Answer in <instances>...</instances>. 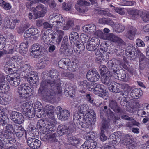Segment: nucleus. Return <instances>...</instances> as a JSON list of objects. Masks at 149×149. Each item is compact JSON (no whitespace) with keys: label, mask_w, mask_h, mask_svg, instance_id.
<instances>
[{"label":"nucleus","mask_w":149,"mask_h":149,"mask_svg":"<svg viewBox=\"0 0 149 149\" xmlns=\"http://www.w3.org/2000/svg\"><path fill=\"white\" fill-rule=\"evenodd\" d=\"M58 72L57 70L52 69L49 72L50 79H46L47 75L45 74L40 85L38 94L42 99L46 102H49L55 95V92H61V88L59 85L60 80L58 78Z\"/></svg>","instance_id":"1"},{"label":"nucleus","mask_w":149,"mask_h":149,"mask_svg":"<svg viewBox=\"0 0 149 149\" xmlns=\"http://www.w3.org/2000/svg\"><path fill=\"white\" fill-rule=\"evenodd\" d=\"M91 114L89 111H88L84 116L80 115L78 113H75L73 116L74 123L77 127L80 128L84 127V125L86 124L88 127L91 126L95 123L96 120L95 114L93 112Z\"/></svg>","instance_id":"2"},{"label":"nucleus","mask_w":149,"mask_h":149,"mask_svg":"<svg viewBox=\"0 0 149 149\" xmlns=\"http://www.w3.org/2000/svg\"><path fill=\"white\" fill-rule=\"evenodd\" d=\"M107 113H105V112L104 110L100 111V117L102 119V126L101 130H106L109 127L108 121L111 118L113 115V113L110 109L107 110Z\"/></svg>","instance_id":"3"},{"label":"nucleus","mask_w":149,"mask_h":149,"mask_svg":"<svg viewBox=\"0 0 149 149\" xmlns=\"http://www.w3.org/2000/svg\"><path fill=\"white\" fill-rule=\"evenodd\" d=\"M18 92L21 97L26 100L29 99L33 93L32 89L26 84L19 85L18 87Z\"/></svg>","instance_id":"4"},{"label":"nucleus","mask_w":149,"mask_h":149,"mask_svg":"<svg viewBox=\"0 0 149 149\" xmlns=\"http://www.w3.org/2000/svg\"><path fill=\"white\" fill-rule=\"evenodd\" d=\"M103 85L95 82H92L90 91H93V93L99 96L103 97L106 94V90L103 89Z\"/></svg>","instance_id":"5"},{"label":"nucleus","mask_w":149,"mask_h":149,"mask_svg":"<svg viewBox=\"0 0 149 149\" xmlns=\"http://www.w3.org/2000/svg\"><path fill=\"white\" fill-rule=\"evenodd\" d=\"M34 13V19L43 17L47 12V8L44 5L39 4L35 8Z\"/></svg>","instance_id":"6"},{"label":"nucleus","mask_w":149,"mask_h":149,"mask_svg":"<svg viewBox=\"0 0 149 149\" xmlns=\"http://www.w3.org/2000/svg\"><path fill=\"white\" fill-rule=\"evenodd\" d=\"M10 118L14 122L19 124L22 123L24 121V118L22 114L15 111H13L11 113Z\"/></svg>","instance_id":"7"},{"label":"nucleus","mask_w":149,"mask_h":149,"mask_svg":"<svg viewBox=\"0 0 149 149\" xmlns=\"http://www.w3.org/2000/svg\"><path fill=\"white\" fill-rule=\"evenodd\" d=\"M113 73V76L116 79L122 80L124 81H127L128 79V77L126 75L125 72L123 70H119L118 69Z\"/></svg>","instance_id":"8"},{"label":"nucleus","mask_w":149,"mask_h":149,"mask_svg":"<svg viewBox=\"0 0 149 149\" xmlns=\"http://www.w3.org/2000/svg\"><path fill=\"white\" fill-rule=\"evenodd\" d=\"M137 31L135 27L130 26L127 29V32L124 33L125 36L128 39L132 40L134 39Z\"/></svg>","instance_id":"9"},{"label":"nucleus","mask_w":149,"mask_h":149,"mask_svg":"<svg viewBox=\"0 0 149 149\" xmlns=\"http://www.w3.org/2000/svg\"><path fill=\"white\" fill-rule=\"evenodd\" d=\"M97 145L96 141L92 139L87 140L81 146L80 149H95Z\"/></svg>","instance_id":"10"},{"label":"nucleus","mask_w":149,"mask_h":149,"mask_svg":"<svg viewBox=\"0 0 149 149\" xmlns=\"http://www.w3.org/2000/svg\"><path fill=\"white\" fill-rule=\"evenodd\" d=\"M86 77L91 82L97 81L100 77L98 72L93 70H89L87 74Z\"/></svg>","instance_id":"11"},{"label":"nucleus","mask_w":149,"mask_h":149,"mask_svg":"<svg viewBox=\"0 0 149 149\" xmlns=\"http://www.w3.org/2000/svg\"><path fill=\"white\" fill-rule=\"evenodd\" d=\"M106 39L113 42H117L118 44L125 45V43L121 38L111 33L107 35Z\"/></svg>","instance_id":"12"},{"label":"nucleus","mask_w":149,"mask_h":149,"mask_svg":"<svg viewBox=\"0 0 149 149\" xmlns=\"http://www.w3.org/2000/svg\"><path fill=\"white\" fill-rule=\"evenodd\" d=\"M113 77L111 74L106 73L102 76V81L103 83L106 84L109 87L111 84H112V83L114 81L112 79Z\"/></svg>","instance_id":"13"},{"label":"nucleus","mask_w":149,"mask_h":149,"mask_svg":"<svg viewBox=\"0 0 149 149\" xmlns=\"http://www.w3.org/2000/svg\"><path fill=\"white\" fill-rule=\"evenodd\" d=\"M135 52L136 49L134 47L129 46L127 47L125 53L128 57L134 59L136 56Z\"/></svg>","instance_id":"14"},{"label":"nucleus","mask_w":149,"mask_h":149,"mask_svg":"<svg viewBox=\"0 0 149 149\" xmlns=\"http://www.w3.org/2000/svg\"><path fill=\"white\" fill-rule=\"evenodd\" d=\"M92 82H88L86 80H84L79 82V85L80 88L82 89L80 90L81 93H84L86 90L88 89L89 91H91V86Z\"/></svg>","instance_id":"15"},{"label":"nucleus","mask_w":149,"mask_h":149,"mask_svg":"<svg viewBox=\"0 0 149 149\" xmlns=\"http://www.w3.org/2000/svg\"><path fill=\"white\" fill-rule=\"evenodd\" d=\"M41 45L38 43L34 44L31 47L32 51L31 52V54L33 56L34 58L37 57L39 56L41 53V51L40 49Z\"/></svg>","instance_id":"16"},{"label":"nucleus","mask_w":149,"mask_h":149,"mask_svg":"<svg viewBox=\"0 0 149 149\" xmlns=\"http://www.w3.org/2000/svg\"><path fill=\"white\" fill-rule=\"evenodd\" d=\"M29 74L27 75V81L31 84H36L38 82V78L35 72H31Z\"/></svg>","instance_id":"17"},{"label":"nucleus","mask_w":149,"mask_h":149,"mask_svg":"<svg viewBox=\"0 0 149 149\" xmlns=\"http://www.w3.org/2000/svg\"><path fill=\"white\" fill-rule=\"evenodd\" d=\"M49 42L50 41H52L53 40H54L56 41V43H55L54 42H53V43L55 44H58L59 45L60 44L61 38L57 37L56 33L52 29H49Z\"/></svg>","instance_id":"18"},{"label":"nucleus","mask_w":149,"mask_h":149,"mask_svg":"<svg viewBox=\"0 0 149 149\" xmlns=\"http://www.w3.org/2000/svg\"><path fill=\"white\" fill-rule=\"evenodd\" d=\"M98 47L94 38H92L87 42L86 45L87 49L89 51H93L96 50Z\"/></svg>","instance_id":"19"},{"label":"nucleus","mask_w":149,"mask_h":149,"mask_svg":"<svg viewBox=\"0 0 149 149\" xmlns=\"http://www.w3.org/2000/svg\"><path fill=\"white\" fill-rule=\"evenodd\" d=\"M69 39L71 44L74 45L76 43H79V38L78 34L75 32H72L69 36Z\"/></svg>","instance_id":"20"},{"label":"nucleus","mask_w":149,"mask_h":149,"mask_svg":"<svg viewBox=\"0 0 149 149\" xmlns=\"http://www.w3.org/2000/svg\"><path fill=\"white\" fill-rule=\"evenodd\" d=\"M14 129L15 130L14 132L18 138L21 137L25 132L24 129L20 124L17 125Z\"/></svg>","instance_id":"21"},{"label":"nucleus","mask_w":149,"mask_h":149,"mask_svg":"<svg viewBox=\"0 0 149 149\" xmlns=\"http://www.w3.org/2000/svg\"><path fill=\"white\" fill-rule=\"evenodd\" d=\"M109 107L116 113H120L122 112L121 109L119 107L115 100H110L109 103Z\"/></svg>","instance_id":"22"},{"label":"nucleus","mask_w":149,"mask_h":149,"mask_svg":"<svg viewBox=\"0 0 149 149\" xmlns=\"http://www.w3.org/2000/svg\"><path fill=\"white\" fill-rule=\"evenodd\" d=\"M108 88L113 93H116L120 91L121 85L119 83H117L114 81L112 83Z\"/></svg>","instance_id":"23"},{"label":"nucleus","mask_w":149,"mask_h":149,"mask_svg":"<svg viewBox=\"0 0 149 149\" xmlns=\"http://www.w3.org/2000/svg\"><path fill=\"white\" fill-rule=\"evenodd\" d=\"M67 139L68 142L70 145L75 146L79 144L80 142V140L72 136L70 134L67 135Z\"/></svg>","instance_id":"24"},{"label":"nucleus","mask_w":149,"mask_h":149,"mask_svg":"<svg viewBox=\"0 0 149 149\" xmlns=\"http://www.w3.org/2000/svg\"><path fill=\"white\" fill-rule=\"evenodd\" d=\"M142 94V91L139 88H135L131 91L130 95L133 98H138Z\"/></svg>","instance_id":"25"},{"label":"nucleus","mask_w":149,"mask_h":149,"mask_svg":"<svg viewBox=\"0 0 149 149\" xmlns=\"http://www.w3.org/2000/svg\"><path fill=\"white\" fill-rule=\"evenodd\" d=\"M8 81L10 84L14 86H16L20 84V78L17 77H7Z\"/></svg>","instance_id":"26"},{"label":"nucleus","mask_w":149,"mask_h":149,"mask_svg":"<svg viewBox=\"0 0 149 149\" xmlns=\"http://www.w3.org/2000/svg\"><path fill=\"white\" fill-rule=\"evenodd\" d=\"M57 131L58 135L61 136L66 134L68 132V127L65 125H60L58 127Z\"/></svg>","instance_id":"27"},{"label":"nucleus","mask_w":149,"mask_h":149,"mask_svg":"<svg viewBox=\"0 0 149 149\" xmlns=\"http://www.w3.org/2000/svg\"><path fill=\"white\" fill-rule=\"evenodd\" d=\"M70 112L67 110H62L58 117L61 120H66L70 116Z\"/></svg>","instance_id":"28"},{"label":"nucleus","mask_w":149,"mask_h":149,"mask_svg":"<svg viewBox=\"0 0 149 149\" xmlns=\"http://www.w3.org/2000/svg\"><path fill=\"white\" fill-rule=\"evenodd\" d=\"M88 109V105L86 104H84L81 105L78 107V111L76 113H78L80 115L82 116V117H84V115L85 112H86Z\"/></svg>","instance_id":"29"},{"label":"nucleus","mask_w":149,"mask_h":149,"mask_svg":"<svg viewBox=\"0 0 149 149\" xmlns=\"http://www.w3.org/2000/svg\"><path fill=\"white\" fill-rule=\"evenodd\" d=\"M36 107H37V109H36L35 110V112L37 116L39 118H41L43 113H42V111L43 110L40 108H41V103L39 102H37L35 103Z\"/></svg>","instance_id":"30"},{"label":"nucleus","mask_w":149,"mask_h":149,"mask_svg":"<svg viewBox=\"0 0 149 149\" xmlns=\"http://www.w3.org/2000/svg\"><path fill=\"white\" fill-rule=\"evenodd\" d=\"M96 26L95 25L91 24L86 25L84 29L86 32L93 33L96 31Z\"/></svg>","instance_id":"31"},{"label":"nucleus","mask_w":149,"mask_h":149,"mask_svg":"<svg viewBox=\"0 0 149 149\" xmlns=\"http://www.w3.org/2000/svg\"><path fill=\"white\" fill-rule=\"evenodd\" d=\"M70 62V60L68 58H63L61 59L58 62V65L61 68H65V66H67L68 64Z\"/></svg>","instance_id":"32"},{"label":"nucleus","mask_w":149,"mask_h":149,"mask_svg":"<svg viewBox=\"0 0 149 149\" xmlns=\"http://www.w3.org/2000/svg\"><path fill=\"white\" fill-rule=\"evenodd\" d=\"M33 107L32 103L31 102H26L23 104L22 106V112L23 113H25L29 109H32Z\"/></svg>","instance_id":"33"},{"label":"nucleus","mask_w":149,"mask_h":149,"mask_svg":"<svg viewBox=\"0 0 149 149\" xmlns=\"http://www.w3.org/2000/svg\"><path fill=\"white\" fill-rule=\"evenodd\" d=\"M61 75L62 77H66L67 79L71 81L74 80L76 77V76L74 74L70 72H63Z\"/></svg>","instance_id":"34"},{"label":"nucleus","mask_w":149,"mask_h":149,"mask_svg":"<svg viewBox=\"0 0 149 149\" xmlns=\"http://www.w3.org/2000/svg\"><path fill=\"white\" fill-rule=\"evenodd\" d=\"M21 70L26 73V75H28L31 73V68L30 65L28 64H24L20 68Z\"/></svg>","instance_id":"35"},{"label":"nucleus","mask_w":149,"mask_h":149,"mask_svg":"<svg viewBox=\"0 0 149 149\" xmlns=\"http://www.w3.org/2000/svg\"><path fill=\"white\" fill-rule=\"evenodd\" d=\"M54 107L52 105H47L44 108L43 111L44 112L46 113L47 115L51 114L52 116H53L54 110Z\"/></svg>","instance_id":"36"},{"label":"nucleus","mask_w":149,"mask_h":149,"mask_svg":"<svg viewBox=\"0 0 149 149\" xmlns=\"http://www.w3.org/2000/svg\"><path fill=\"white\" fill-rule=\"evenodd\" d=\"M138 113L139 115L143 117L146 116L147 115H148V114L149 113V105L144 107L143 109L139 110Z\"/></svg>","instance_id":"37"},{"label":"nucleus","mask_w":149,"mask_h":149,"mask_svg":"<svg viewBox=\"0 0 149 149\" xmlns=\"http://www.w3.org/2000/svg\"><path fill=\"white\" fill-rule=\"evenodd\" d=\"M68 47V45H62L60 51L61 53L67 54V55H70L72 54V51L70 50Z\"/></svg>","instance_id":"38"},{"label":"nucleus","mask_w":149,"mask_h":149,"mask_svg":"<svg viewBox=\"0 0 149 149\" xmlns=\"http://www.w3.org/2000/svg\"><path fill=\"white\" fill-rule=\"evenodd\" d=\"M127 11L128 14L134 17L139 16L141 13L140 11L134 9H129L127 10Z\"/></svg>","instance_id":"39"},{"label":"nucleus","mask_w":149,"mask_h":149,"mask_svg":"<svg viewBox=\"0 0 149 149\" xmlns=\"http://www.w3.org/2000/svg\"><path fill=\"white\" fill-rule=\"evenodd\" d=\"M108 66V68L111 70H112L113 73L114 72V70L115 71L116 70V68L117 65L115 64V60H110L107 63Z\"/></svg>","instance_id":"40"},{"label":"nucleus","mask_w":149,"mask_h":149,"mask_svg":"<svg viewBox=\"0 0 149 149\" xmlns=\"http://www.w3.org/2000/svg\"><path fill=\"white\" fill-rule=\"evenodd\" d=\"M113 29L116 32H121L125 29V26L120 23H116L114 25Z\"/></svg>","instance_id":"41"},{"label":"nucleus","mask_w":149,"mask_h":149,"mask_svg":"<svg viewBox=\"0 0 149 149\" xmlns=\"http://www.w3.org/2000/svg\"><path fill=\"white\" fill-rule=\"evenodd\" d=\"M122 135V134L121 132L118 131L115 132V136L116 138L115 140H113V143L114 144L118 143L121 141Z\"/></svg>","instance_id":"42"},{"label":"nucleus","mask_w":149,"mask_h":149,"mask_svg":"<svg viewBox=\"0 0 149 149\" xmlns=\"http://www.w3.org/2000/svg\"><path fill=\"white\" fill-rule=\"evenodd\" d=\"M70 90H65L64 92L65 95L68 97H73L75 94V91L72 86L69 87Z\"/></svg>","instance_id":"43"},{"label":"nucleus","mask_w":149,"mask_h":149,"mask_svg":"<svg viewBox=\"0 0 149 149\" xmlns=\"http://www.w3.org/2000/svg\"><path fill=\"white\" fill-rule=\"evenodd\" d=\"M99 22L100 23H102L103 24H106L110 25L113 27V29L114 26V25L115 24L114 22L113 21L110 19H107L105 18H103L100 19Z\"/></svg>","instance_id":"44"},{"label":"nucleus","mask_w":149,"mask_h":149,"mask_svg":"<svg viewBox=\"0 0 149 149\" xmlns=\"http://www.w3.org/2000/svg\"><path fill=\"white\" fill-rule=\"evenodd\" d=\"M77 65L73 61L69 62L67 66L68 69L71 71H74L76 70L77 67Z\"/></svg>","instance_id":"45"},{"label":"nucleus","mask_w":149,"mask_h":149,"mask_svg":"<svg viewBox=\"0 0 149 149\" xmlns=\"http://www.w3.org/2000/svg\"><path fill=\"white\" fill-rule=\"evenodd\" d=\"M58 135L56 133L49 135L48 142H56L58 141L57 137Z\"/></svg>","instance_id":"46"},{"label":"nucleus","mask_w":149,"mask_h":149,"mask_svg":"<svg viewBox=\"0 0 149 149\" xmlns=\"http://www.w3.org/2000/svg\"><path fill=\"white\" fill-rule=\"evenodd\" d=\"M49 29H47L44 32L42 35V39L46 44H47L49 42Z\"/></svg>","instance_id":"47"},{"label":"nucleus","mask_w":149,"mask_h":149,"mask_svg":"<svg viewBox=\"0 0 149 149\" xmlns=\"http://www.w3.org/2000/svg\"><path fill=\"white\" fill-rule=\"evenodd\" d=\"M139 56L140 62L139 68H141V65L146 63L149 60L146 58L142 53L140 54Z\"/></svg>","instance_id":"48"},{"label":"nucleus","mask_w":149,"mask_h":149,"mask_svg":"<svg viewBox=\"0 0 149 149\" xmlns=\"http://www.w3.org/2000/svg\"><path fill=\"white\" fill-rule=\"evenodd\" d=\"M141 17L143 20L145 22L149 21V12L144 11L142 12Z\"/></svg>","instance_id":"49"},{"label":"nucleus","mask_w":149,"mask_h":149,"mask_svg":"<svg viewBox=\"0 0 149 149\" xmlns=\"http://www.w3.org/2000/svg\"><path fill=\"white\" fill-rule=\"evenodd\" d=\"M13 134V132H10L4 131L1 134V136L3 137V139H10L12 138V135Z\"/></svg>","instance_id":"50"},{"label":"nucleus","mask_w":149,"mask_h":149,"mask_svg":"<svg viewBox=\"0 0 149 149\" xmlns=\"http://www.w3.org/2000/svg\"><path fill=\"white\" fill-rule=\"evenodd\" d=\"M44 124V120L42 119L39 120L37 123V128L40 131H42V130L43 131L44 128L45 127Z\"/></svg>","instance_id":"51"},{"label":"nucleus","mask_w":149,"mask_h":149,"mask_svg":"<svg viewBox=\"0 0 149 149\" xmlns=\"http://www.w3.org/2000/svg\"><path fill=\"white\" fill-rule=\"evenodd\" d=\"M25 113H23V114L25 115L26 117L30 118H33L35 116V111H34L33 108L29 109Z\"/></svg>","instance_id":"52"},{"label":"nucleus","mask_w":149,"mask_h":149,"mask_svg":"<svg viewBox=\"0 0 149 149\" xmlns=\"http://www.w3.org/2000/svg\"><path fill=\"white\" fill-rule=\"evenodd\" d=\"M14 21L13 19H12L10 17H7L5 18L4 20V24L5 26L7 28H10L11 26L10 25V21Z\"/></svg>","instance_id":"53"},{"label":"nucleus","mask_w":149,"mask_h":149,"mask_svg":"<svg viewBox=\"0 0 149 149\" xmlns=\"http://www.w3.org/2000/svg\"><path fill=\"white\" fill-rule=\"evenodd\" d=\"M75 49L76 51L79 52H81L83 51L85 49V46L83 43H76Z\"/></svg>","instance_id":"54"},{"label":"nucleus","mask_w":149,"mask_h":149,"mask_svg":"<svg viewBox=\"0 0 149 149\" xmlns=\"http://www.w3.org/2000/svg\"><path fill=\"white\" fill-rule=\"evenodd\" d=\"M115 10L116 12L121 15H125L127 14L126 10L124 8L117 7Z\"/></svg>","instance_id":"55"},{"label":"nucleus","mask_w":149,"mask_h":149,"mask_svg":"<svg viewBox=\"0 0 149 149\" xmlns=\"http://www.w3.org/2000/svg\"><path fill=\"white\" fill-rule=\"evenodd\" d=\"M130 140L127 139L124 141L125 145L129 149H133L134 147V146L132 143L130 141Z\"/></svg>","instance_id":"56"},{"label":"nucleus","mask_w":149,"mask_h":149,"mask_svg":"<svg viewBox=\"0 0 149 149\" xmlns=\"http://www.w3.org/2000/svg\"><path fill=\"white\" fill-rule=\"evenodd\" d=\"M17 125H14V126H13L11 124H7L5 127V131L10 132H13V133L15 131L14 128L16 127Z\"/></svg>","instance_id":"57"},{"label":"nucleus","mask_w":149,"mask_h":149,"mask_svg":"<svg viewBox=\"0 0 149 149\" xmlns=\"http://www.w3.org/2000/svg\"><path fill=\"white\" fill-rule=\"evenodd\" d=\"M74 25L73 21L70 20L68 21L66 24L63 26V29L64 30H68L70 27H72Z\"/></svg>","instance_id":"58"},{"label":"nucleus","mask_w":149,"mask_h":149,"mask_svg":"<svg viewBox=\"0 0 149 149\" xmlns=\"http://www.w3.org/2000/svg\"><path fill=\"white\" fill-rule=\"evenodd\" d=\"M51 118L48 119V123L49 124V126L52 127H54L56 124V121L53 116H51Z\"/></svg>","instance_id":"59"},{"label":"nucleus","mask_w":149,"mask_h":149,"mask_svg":"<svg viewBox=\"0 0 149 149\" xmlns=\"http://www.w3.org/2000/svg\"><path fill=\"white\" fill-rule=\"evenodd\" d=\"M36 139L34 137H29L27 140V143L28 145L32 148H33V145L34 144L35 141V139Z\"/></svg>","instance_id":"60"},{"label":"nucleus","mask_w":149,"mask_h":149,"mask_svg":"<svg viewBox=\"0 0 149 149\" xmlns=\"http://www.w3.org/2000/svg\"><path fill=\"white\" fill-rule=\"evenodd\" d=\"M48 63V61L45 59H41L40 61L38 64V66L40 68H44Z\"/></svg>","instance_id":"61"},{"label":"nucleus","mask_w":149,"mask_h":149,"mask_svg":"<svg viewBox=\"0 0 149 149\" xmlns=\"http://www.w3.org/2000/svg\"><path fill=\"white\" fill-rule=\"evenodd\" d=\"M9 86L6 84H5L3 82V80L0 78V90H2V89L8 90Z\"/></svg>","instance_id":"62"},{"label":"nucleus","mask_w":149,"mask_h":149,"mask_svg":"<svg viewBox=\"0 0 149 149\" xmlns=\"http://www.w3.org/2000/svg\"><path fill=\"white\" fill-rule=\"evenodd\" d=\"M34 141H35V142L33 146V148L34 149H37L40 146L41 144V143L40 141L36 139H35Z\"/></svg>","instance_id":"63"},{"label":"nucleus","mask_w":149,"mask_h":149,"mask_svg":"<svg viewBox=\"0 0 149 149\" xmlns=\"http://www.w3.org/2000/svg\"><path fill=\"white\" fill-rule=\"evenodd\" d=\"M99 69L100 73L102 76L105 74L107 68L105 65H102L99 66Z\"/></svg>","instance_id":"64"}]
</instances>
